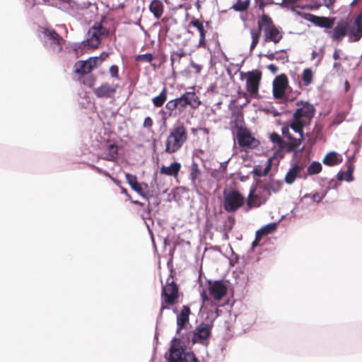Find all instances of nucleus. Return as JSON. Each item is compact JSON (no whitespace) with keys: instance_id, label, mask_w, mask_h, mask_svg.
Here are the masks:
<instances>
[{"instance_id":"nucleus-8","label":"nucleus","mask_w":362,"mask_h":362,"mask_svg":"<svg viewBox=\"0 0 362 362\" xmlns=\"http://www.w3.org/2000/svg\"><path fill=\"white\" fill-rule=\"evenodd\" d=\"M245 197L235 189L223 191V208L228 213L235 212L245 203Z\"/></svg>"},{"instance_id":"nucleus-37","label":"nucleus","mask_w":362,"mask_h":362,"mask_svg":"<svg viewBox=\"0 0 362 362\" xmlns=\"http://www.w3.org/2000/svg\"><path fill=\"white\" fill-rule=\"evenodd\" d=\"M91 66L92 70L99 66L103 62V59L100 57H90L86 60Z\"/></svg>"},{"instance_id":"nucleus-32","label":"nucleus","mask_w":362,"mask_h":362,"mask_svg":"<svg viewBox=\"0 0 362 362\" xmlns=\"http://www.w3.org/2000/svg\"><path fill=\"white\" fill-rule=\"evenodd\" d=\"M272 165V158H269L267 160V164L263 170L259 168H255L253 170V173L258 177H263L267 175L271 170Z\"/></svg>"},{"instance_id":"nucleus-58","label":"nucleus","mask_w":362,"mask_h":362,"mask_svg":"<svg viewBox=\"0 0 362 362\" xmlns=\"http://www.w3.org/2000/svg\"><path fill=\"white\" fill-rule=\"evenodd\" d=\"M344 88H345L346 92L349 90V89H350V84H349L348 81H345V83H344Z\"/></svg>"},{"instance_id":"nucleus-54","label":"nucleus","mask_w":362,"mask_h":362,"mask_svg":"<svg viewBox=\"0 0 362 362\" xmlns=\"http://www.w3.org/2000/svg\"><path fill=\"white\" fill-rule=\"evenodd\" d=\"M264 56L269 60H274L276 58L274 53L267 54Z\"/></svg>"},{"instance_id":"nucleus-46","label":"nucleus","mask_w":362,"mask_h":362,"mask_svg":"<svg viewBox=\"0 0 362 362\" xmlns=\"http://www.w3.org/2000/svg\"><path fill=\"white\" fill-rule=\"evenodd\" d=\"M153 125V121L150 117H146L144 118L143 122V127L146 129H151Z\"/></svg>"},{"instance_id":"nucleus-9","label":"nucleus","mask_w":362,"mask_h":362,"mask_svg":"<svg viewBox=\"0 0 362 362\" xmlns=\"http://www.w3.org/2000/svg\"><path fill=\"white\" fill-rule=\"evenodd\" d=\"M42 33L49 41V46L54 53H59L62 50L64 40L53 28H42Z\"/></svg>"},{"instance_id":"nucleus-28","label":"nucleus","mask_w":362,"mask_h":362,"mask_svg":"<svg viewBox=\"0 0 362 362\" xmlns=\"http://www.w3.org/2000/svg\"><path fill=\"white\" fill-rule=\"evenodd\" d=\"M185 353L183 351L182 348L178 347L176 345H173L170 347V362H180L182 360L183 355Z\"/></svg>"},{"instance_id":"nucleus-31","label":"nucleus","mask_w":362,"mask_h":362,"mask_svg":"<svg viewBox=\"0 0 362 362\" xmlns=\"http://www.w3.org/2000/svg\"><path fill=\"white\" fill-rule=\"evenodd\" d=\"M201 175V171L199 168V165L196 162H193L190 166L189 177L192 184L195 186L197 181L199 180V176Z\"/></svg>"},{"instance_id":"nucleus-34","label":"nucleus","mask_w":362,"mask_h":362,"mask_svg":"<svg viewBox=\"0 0 362 362\" xmlns=\"http://www.w3.org/2000/svg\"><path fill=\"white\" fill-rule=\"evenodd\" d=\"M250 0H238L232 6L235 11H245L250 6Z\"/></svg>"},{"instance_id":"nucleus-11","label":"nucleus","mask_w":362,"mask_h":362,"mask_svg":"<svg viewBox=\"0 0 362 362\" xmlns=\"http://www.w3.org/2000/svg\"><path fill=\"white\" fill-rule=\"evenodd\" d=\"M212 325L205 322H201L197 326L192 332V344H203L207 340L211 333Z\"/></svg>"},{"instance_id":"nucleus-56","label":"nucleus","mask_w":362,"mask_h":362,"mask_svg":"<svg viewBox=\"0 0 362 362\" xmlns=\"http://www.w3.org/2000/svg\"><path fill=\"white\" fill-rule=\"evenodd\" d=\"M122 193L127 196L129 198L131 197L130 194L128 193L127 190L124 187H121Z\"/></svg>"},{"instance_id":"nucleus-60","label":"nucleus","mask_w":362,"mask_h":362,"mask_svg":"<svg viewBox=\"0 0 362 362\" xmlns=\"http://www.w3.org/2000/svg\"><path fill=\"white\" fill-rule=\"evenodd\" d=\"M259 240H257V239H255V240L252 243V247H257L259 245Z\"/></svg>"},{"instance_id":"nucleus-27","label":"nucleus","mask_w":362,"mask_h":362,"mask_svg":"<svg viewBox=\"0 0 362 362\" xmlns=\"http://www.w3.org/2000/svg\"><path fill=\"white\" fill-rule=\"evenodd\" d=\"M117 146L115 144H109L107 148L104 150L103 159L115 161L117 159L118 153Z\"/></svg>"},{"instance_id":"nucleus-50","label":"nucleus","mask_w":362,"mask_h":362,"mask_svg":"<svg viewBox=\"0 0 362 362\" xmlns=\"http://www.w3.org/2000/svg\"><path fill=\"white\" fill-rule=\"evenodd\" d=\"M335 0H323L324 5L328 8H330L334 4Z\"/></svg>"},{"instance_id":"nucleus-29","label":"nucleus","mask_w":362,"mask_h":362,"mask_svg":"<svg viewBox=\"0 0 362 362\" xmlns=\"http://www.w3.org/2000/svg\"><path fill=\"white\" fill-rule=\"evenodd\" d=\"M168 97V89L165 86L158 95L152 98V103L156 107H162L165 103Z\"/></svg>"},{"instance_id":"nucleus-52","label":"nucleus","mask_w":362,"mask_h":362,"mask_svg":"<svg viewBox=\"0 0 362 362\" xmlns=\"http://www.w3.org/2000/svg\"><path fill=\"white\" fill-rule=\"evenodd\" d=\"M265 235L262 231L261 230H258L257 232H256V235H255V239H257V240L260 241L262 238Z\"/></svg>"},{"instance_id":"nucleus-17","label":"nucleus","mask_w":362,"mask_h":362,"mask_svg":"<svg viewBox=\"0 0 362 362\" xmlns=\"http://www.w3.org/2000/svg\"><path fill=\"white\" fill-rule=\"evenodd\" d=\"M290 124L288 126H285L282 127L281 132L284 136L286 137L289 140V143L288 144V147L290 151H294L297 149L301 144L303 141V132L300 133H298L299 134L298 138H294L290 133Z\"/></svg>"},{"instance_id":"nucleus-20","label":"nucleus","mask_w":362,"mask_h":362,"mask_svg":"<svg viewBox=\"0 0 362 362\" xmlns=\"http://www.w3.org/2000/svg\"><path fill=\"white\" fill-rule=\"evenodd\" d=\"M309 21L317 26L330 29L333 27L334 24L335 18L310 15Z\"/></svg>"},{"instance_id":"nucleus-22","label":"nucleus","mask_w":362,"mask_h":362,"mask_svg":"<svg viewBox=\"0 0 362 362\" xmlns=\"http://www.w3.org/2000/svg\"><path fill=\"white\" fill-rule=\"evenodd\" d=\"M181 165L178 162H174L170 166L163 165L160 168V173L168 176L177 177L180 170Z\"/></svg>"},{"instance_id":"nucleus-62","label":"nucleus","mask_w":362,"mask_h":362,"mask_svg":"<svg viewBox=\"0 0 362 362\" xmlns=\"http://www.w3.org/2000/svg\"><path fill=\"white\" fill-rule=\"evenodd\" d=\"M334 69H339L341 67V64L338 62H335L333 65Z\"/></svg>"},{"instance_id":"nucleus-63","label":"nucleus","mask_w":362,"mask_h":362,"mask_svg":"<svg viewBox=\"0 0 362 362\" xmlns=\"http://www.w3.org/2000/svg\"><path fill=\"white\" fill-rule=\"evenodd\" d=\"M134 204H137L140 206H144V203L141 202H139V201H133L132 202Z\"/></svg>"},{"instance_id":"nucleus-41","label":"nucleus","mask_w":362,"mask_h":362,"mask_svg":"<svg viewBox=\"0 0 362 362\" xmlns=\"http://www.w3.org/2000/svg\"><path fill=\"white\" fill-rule=\"evenodd\" d=\"M95 77L93 75L88 76L83 81V83L89 88L93 87L95 84Z\"/></svg>"},{"instance_id":"nucleus-15","label":"nucleus","mask_w":362,"mask_h":362,"mask_svg":"<svg viewBox=\"0 0 362 362\" xmlns=\"http://www.w3.org/2000/svg\"><path fill=\"white\" fill-rule=\"evenodd\" d=\"M288 83L285 74H281L275 78L273 83V95L275 98L281 99L284 97Z\"/></svg>"},{"instance_id":"nucleus-14","label":"nucleus","mask_w":362,"mask_h":362,"mask_svg":"<svg viewBox=\"0 0 362 362\" xmlns=\"http://www.w3.org/2000/svg\"><path fill=\"white\" fill-rule=\"evenodd\" d=\"M209 293L216 300H221L227 293L228 287L222 281H209Z\"/></svg>"},{"instance_id":"nucleus-26","label":"nucleus","mask_w":362,"mask_h":362,"mask_svg":"<svg viewBox=\"0 0 362 362\" xmlns=\"http://www.w3.org/2000/svg\"><path fill=\"white\" fill-rule=\"evenodd\" d=\"M303 165H300L298 164H295L286 173L285 176V182L287 184H292L300 172L303 170Z\"/></svg>"},{"instance_id":"nucleus-3","label":"nucleus","mask_w":362,"mask_h":362,"mask_svg":"<svg viewBox=\"0 0 362 362\" xmlns=\"http://www.w3.org/2000/svg\"><path fill=\"white\" fill-rule=\"evenodd\" d=\"M201 104L202 102L195 92L187 91L180 97L169 100L165 104L166 111L160 110V114L162 115L163 118H165L166 115L168 117H177L183 114L187 110V107L196 110Z\"/></svg>"},{"instance_id":"nucleus-19","label":"nucleus","mask_w":362,"mask_h":362,"mask_svg":"<svg viewBox=\"0 0 362 362\" xmlns=\"http://www.w3.org/2000/svg\"><path fill=\"white\" fill-rule=\"evenodd\" d=\"M189 25L193 26L196 28L199 33V40L197 47L201 48L206 47V30L204 26V24L202 21H200L197 18H193Z\"/></svg>"},{"instance_id":"nucleus-18","label":"nucleus","mask_w":362,"mask_h":362,"mask_svg":"<svg viewBox=\"0 0 362 362\" xmlns=\"http://www.w3.org/2000/svg\"><path fill=\"white\" fill-rule=\"evenodd\" d=\"M255 187L251 189L247 196L246 200L247 206V209H246L247 211L254 207H259L267 201L266 197H262L258 194H255Z\"/></svg>"},{"instance_id":"nucleus-45","label":"nucleus","mask_w":362,"mask_h":362,"mask_svg":"<svg viewBox=\"0 0 362 362\" xmlns=\"http://www.w3.org/2000/svg\"><path fill=\"white\" fill-rule=\"evenodd\" d=\"M346 117V114L345 112H339L335 117V118L333 121V123L335 124H339L341 123L344 120H345Z\"/></svg>"},{"instance_id":"nucleus-53","label":"nucleus","mask_w":362,"mask_h":362,"mask_svg":"<svg viewBox=\"0 0 362 362\" xmlns=\"http://www.w3.org/2000/svg\"><path fill=\"white\" fill-rule=\"evenodd\" d=\"M228 161L223 162L220 165V170L223 172H225L227 168Z\"/></svg>"},{"instance_id":"nucleus-44","label":"nucleus","mask_w":362,"mask_h":362,"mask_svg":"<svg viewBox=\"0 0 362 362\" xmlns=\"http://www.w3.org/2000/svg\"><path fill=\"white\" fill-rule=\"evenodd\" d=\"M132 189L137 192L139 194H140L141 197L146 198V194L143 192L142 187L141 186V184H139L138 182L135 183L133 186L131 187Z\"/></svg>"},{"instance_id":"nucleus-7","label":"nucleus","mask_w":362,"mask_h":362,"mask_svg":"<svg viewBox=\"0 0 362 362\" xmlns=\"http://www.w3.org/2000/svg\"><path fill=\"white\" fill-rule=\"evenodd\" d=\"M160 297V315H162L163 310L169 309L170 305L176 304L180 298L179 287L174 281L173 276H170L167 279L165 285H163Z\"/></svg>"},{"instance_id":"nucleus-43","label":"nucleus","mask_w":362,"mask_h":362,"mask_svg":"<svg viewBox=\"0 0 362 362\" xmlns=\"http://www.w3.org/2000/svg\"><path fill=\"white\" fill-rule=\"evenodd\" d=\"M125 177L127 183L130 185V187L133 186L135 183L137 182V177L134 175L127 173L125 174Z\"/></svg>"},{"instance_id":"nucleus-25","label":"nucleus","mask_w":362,"mask_h":362,"mask_svg":"<svg viewBox=\"0 0 362 362\" xmlns=\"http://www.w3.org/2000/svg\"><path fill=\"white\" fill-rule=\"evenodd\" d=\"M149 10L156 19H159L164 11V6L160 0H153L149 5Z\"/></svg>"},{"instance_id":"nucleus-33","label":"nucleus","mask_w":362,"mask_h":362,"mask_svg":"<svg viewBox=\"0 0 362 362\" xmlns=\"http://www.w3.org/2000/svg\"><path fill=\"white\" fill-rule=\"evenodd\" d=\"M313 71L310 68H306L302 74V81L305 86L310 85L313 81Z\"/></svg>"},{"instance_id":"nucleus-51","label":"nucleus","mask_w":362,"mask_h":362,"mask_svg":"<svg viewBox=\"0 0 362 362\" xmlns=\"http://www.w3.org/2000/svg\"><path fill=\"white\" fill-rule=\"evenodd\" d=\"M267 68L273 74H275L278 71V67L276 65L273 64H271L268 65Z\"/></svg>"},{"instance_id":"nucleus-57","label":"nucleus","mask_w":362,"mask_h":362,"mask_svg":"<svg viewBox=\"0 0 362 362\" xmlns=\"http://www.w3.org/2000/svg\"><path fill=\"white\" fill-rule=\"evenodd\" d=\"M193 67L196 69L197 73H199L202 69V66L198 64H194Z\"/></svg>"},{"instance_id":"nucleus-2","label":"nucleus","mask_w":362,"mask_h":362,"mask_svg":"<svg viewBox=\"0 0 362 362\" xmlns=\"http://www.w3.org/2000/svg\"><path fill=\"white\" fill-rule=\"evenodd\" d=\"M257 28L250 30L252 43L250 49L252 50L259 43L262 30L264 31V41L265 42H272L279 43L283 38V33L277 28L272 19L266 14H263L257 22Z\"/></svg>"},{"instance_id":"nucleus-12","label":"nucleus","mask_w":362,"mask_h":362,"mask_svg":"<svg viewBox=\"0 0 362 362\" xmlns=\"http://www.w3.org/2000/svg\"><path fill=\"white\" fill-rule=\"evenodd\" d=\"M173 312L177 314L176 332L179 334L181 330L187 329L189 325V315L191 314V309L189 305H183L179 312L177 308H174Z\"/></svg>"},{"instance_id":"nucleus-40","label":"nucleus","mask_w":362,"mask_h":362,"mask_svg":"<svg viewBox=\"0 0 362 362\" xmlns=\"http://www.w3.org/2000/svg\"><path fill=\"white\" fill-rule=\"evenodd\" d=\"M276 229V224L275 223L267 224V226L260 228L261 231L266 235L272 233Z\"/></svg>"},{"instance_id":"nucleus-36","label":"nucleus","mask_w":362,"mask_h":362,"mask_svg":"<svg viewBox=\"0 0 362 362\" xmlns=\"http://www.w3.org/2000/svg\"><path fill=\"white\" fill-rule=\"evenodd\" d=\"M322 170V165L320 163L317 161H313L307 169L308 173L309 175H315L318 174Z\"/></svg>"},{"instance_id":"nucleus-23","label":"nucleus","mask_w":362,"mask_h":362,"mask_svg":"<svg viewBox=\"0 0 362 362\" xmlns=\"http://www.w3.org/2000/svg\"><path fill=\"white\" fill-rule=\"evenodd\" d=\"M322 162L326 165L334 166L342 162V158L337 153L331 151L325 155Z\"/></svg>"},{"instance_id":"nucleus-35","label":"nucleus","mask_w":362,"mask_h":362,"mask_svg":"<svg viewBox=\"0 0 362 362\" xmlns=\"http://www.w3.org/2000/svg\"><path fill=\"white\" fill-rule=\"evenodd\" d=\"M186 55L185 52L183 49L180 48L177 51H174L171 53L170 61L171 65L173 66L175 62H180V59Z\"/></svg>"},{"instance_id":"nucleus-24","label":"nucleus","mask_w":362,"mask_h":362,"mask_svg":"<svg viewBox=\"0 0 362 362\" xmlns=\"http://www.w3.org/2000/svg\"><path fill=\"white\" fill-rule=\"evenodd\" d=\"M91 66L87 61H78L74 64V72L79 76L88 74L92 71Z\"/></svg>"},{"instance_id":"nucleus-42","label":"nucleus","mask_w":362,"mask_h":362,"mask_svg":"<svg viewBox=\"0 0 362 362\" xmlns=\"http://www.w3.org/2000/svg\"><path fill=\"white\" fill-rule=\"evenodd\" d=\"M109 72L112 78L117 80L119 79V69L117 65H112L109 69Z\"/></svg>"},{"instance_id":"nucleus-13","label":"nucleus","mask_w":362,"mask_h":362,"mask_svg":"<svg viewBox=\"0 0 362 362\" xmlns=\"http://www.w3.org/2000/svg\"><path fill=\"white\" fill-rule=\"evenodd\" d=\"M237 139L239 146L241 147L255 148L258 145V141L245 127H240L238 128Z\"/></svg>"},{"instance_id":"nucleus-16","label":"nucleus","mask_w":362,"mask_h":362,"mask_svg":"<svg viewBox=\"0 0 362 362\" xmlns=\"http://www.w3.org/2000/svg\"><path fill=\"white\" fill-rule=\"evenodd\" d=\"M117 85L111 86L107 83H103L100 86L93 89V93L97 98H110L114 97L117 91Z\"/></svg>"},{"instance_id":"nucleus-39","label":"nucleus","mask_w":362,"mask_h":362,"mask_svg":"<svg viewBox=\"0 0 362 362\" xmlns=\"http://www.w3.org/2000/svg\"><path fill=\"white\" fill-rule=\"evenodd\" d=\"M180 362H199L196 356L192 352H187L183 355L182 360Z\"/></svg>"},{"instance_id":"nucleus-30","label":"nucleus","mask_w":362,"mask_h":362,"mask_svg":"<svg viewBox=\"0 0 362 362\" xmlns=\"http://www.w3.org/2000/svg\"><path fill=\"white\" fill-rule=\"evenodd\" d=\"M281 187V181L274 180H271L264 186V189L267 192L268 195H270L271 192L277 193Z\"/></svg>"},{"instance_id":"nucleus-21","label":"nucleus","mask_w":362,"mask_h":362,"mask_svg":"<svg viewBox=\"0 0 362 362\" xmlns=\"http://www.w3.org/2000/svg\"><path fill=\"white\" fill-rule=\"evenodd\" d=\"M347 170L346 172L339 171L337 173V179L340 181L346 180L347 182H351L354 180L353 173L354 170V165L353 162L349 159L346 163Z\"/></svg>"},{"instance_id":"nucleus-47","label":"nucleus","mask_w":362,"mask_h":362,"mask_svg":"<svg viewBox=\"0 0 362 362\" xmlns=\"http://www.w3.org/2000/svg\"><path fill=\"white\" fill-rule=\"evenodd\" d=\"M271 139L273 142L274 143H276L278 144L279 146H281V144H283V140L281 138V136L276 134V133H273L272 135H271Z\"/></svg>"},{"instance_id":"nucleus-38","label":"nucleus","mask_w":362,"mask_h":362,"mask_svg":"<svg viewBox=\"0 0 362 362\" xmlns=\"http://www.w3.org/2000/svg\"><path fill=\"white\" fill-rule=\"evenodd\" d=\"M154 59L152 54L146 53L143 54H139L136 56V61L137 62H151Z\"/></svg>"},{"instance_id":"nucleus-64","label":"nucleus","mask_w":362,"mask_h":362,"mask_svg":"<svg viewBox=\"0 0 362 362\" xmlns=\"http://www.w3.org/2000/svg\"><path fill=\"white\" fill-rule=\"evenodd\" d=\"M317 52L316 51H313V52H312V57H311V58H312V59H315V57H317Z\"/></svg>"},{"instance_id":"nucleus-10","label":"nucleus","mask_w":362,"mask_h":362,"mask_svg":"<svg viewBox=\"0 0 362 362\" xmlns=\"http://www.w3.org/2000/svg\"><path fill=\"white\" fill-rule=\"evenodd\" d=\"M246 78V88L250 95L255 98L259 92V87L262 79V73L255 69L244 74Z\"/></svg>"},{"instance_id":"nucleus-61","label":"nucleus","mask_w":362,"mask_h":362,"mask_svg":"<svg viewBox=\"0 0 362 362\" xmlns=\"http://www.w3.org/2000/svg\"><path fill=\"white\" fill-rule=\"evenodd\" d=\"M286 3H288V4H295L296 3L298 0H284Z\"/></svg>"},{"instance_id":"nucleus-59","label":"nucleus","mask_w":362,"mask_h":362,"mask_svg":"<svg viewBox=\"0 0 362 362\" xmlns=\"http://www.w3.org/2000/svg\"><path fill=\"white\" fill-rule=\"evenodd\" d=\"M286 58H287V57H286V56H284V55H280V56L276 57L275 59H276V60H283V61H284Z\"/></svg>"},{"instance_id":"nucleus-55","label":"nucleus","mask_w":362,"mask_h":362,"mask_svg":"<svg viewBox=\"0 0 362 362\" xmlns=\"http://www.w3.org/2000/svg\"><path fill=\"white\" fill-rule=\"evenodd\" d=\"M333 58L335 60H337V59H339L340 58L339 53L337 49H335V51L334 52Z\"/></svg>"},{"instance_id":"nucleus-48","label":"nucleus","mask_w":362,"mask_h":362,"mask_svg":"<svg viewBox=\"0 0 362 362\" xmlns=\"http://www.w3.org/2000/svg\"><path fill=\"white\" fill-rule=\"evenodd\" d=\"M200 296L203 303L209 302L210 300L209 296L206 294V291L204 289L202 291Z\"/></svg>"},{"instance_id":"nucleus-49","label":"nucleus","mask_w":362,"mask_h":362,"mask_svg":"<svg viewBox=\"0 0 362 362\" xmlns=\"http://www.w3.org/2000/svg\"><path fill=\"white\" fill-rule=\"evenodd\" d=\"M322 196H321L318 192H315L312 194L311 198L315 202H320L322 199Z\"/></svg>"},{"instance_id":"nucleus-1","label":"nucleus","mask_w":362,"mask_h":362,"mask_svg":"<svg viewBox=\"0 0 362 362\" xmlns=\"http://www.w3.org/2000/svg\"><path fill=\"white\" fill-rule=\"evenodd\" d=\"M330 38L338 42L346 35L350 42H357L362 37V14L358 16L354 21L341 19L332 30L327 32Z\"/></svg>"},{"instance_id":"nucleus-5","label":"nucleus","mask_w":362,"mask_h":362,"mask_svg":"<svg viewBox=\"0 0 362 362\" xmlns=\"http://www.w3.org/2000/svg\"><path fill=\"white\" fill-rule=\"evenodd\" d=\"M188 139L187 128L183 124L173 127L165 141V152L173 154L180 151Z\"/></svg>"},{"instance_id":"nucleus-4","label":"nucleus","mask_w":362,"mask_h":362,"mask_svg":"<svg viewBox=\"0 0 362 362\" xmlns=\"http://www.w3.org/2000/svg\"><path fill=\"white\" fill-rule=\"evenodd\" d=\"M298 107L293 113V118L290 122L291 129L296 133L303 132V127L310 124L315 112L314 106L308 102L302 101L296 103Z\"/></svg>"},{"instance_id":"nucleus-6","label":"nucleus","mask_w":362,"mask_h":362,"mask_svg":"<svg viewBox=\"0 0 362 362\" xmlns=\"http://www.w3.org/2000/svg\"><path fill=\"white\" fill-rule=\"evenodd\" d=\"M109 30L103 27L100 23H95L88 30L89 37L83 41L81 44L76 45L74 50L78 52V50L83 52L85 49H96L98 47L101 40L107 37Z\"/></svg>"}]
</instances>
